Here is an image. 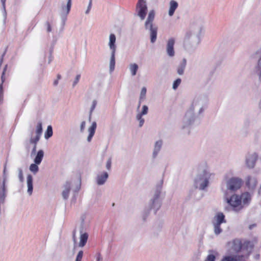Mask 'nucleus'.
<instances>
[{"label": "nucleus", "mask_w": 261, "mask_h": 261, "mask_svg": "<svg viewBox=\"0 0 261 261\" xmlns=\"http://www.w3.org/2000/svg\"><path fill=\"white\" fill-rule=\"evenodd\" d=\"M112 165V159L110 158L107 161L106 167L108 170H110L111 168Z\"/></svg>", "instance_id": "ea45409f"}, {"label": "nucleus", "mask_w": 261, "mask_h": 261, "mask_svg": "<svg viewBox=\"0 0 261 261\" xmlns=\"http://www.w3.org/2000/svg\"><path fill=\"white\" fill-rule=\"evenodd\" d=\"M221 261H237V259L233 256H226Z\"/></svg>", "instance_id": "58836bf2"}, {"label": "nucleus", "mask_w": 261, "mask_h": 261, "mask_svg": "<svg viewBox=\"0 0 261 261\" xmlns=\"http://www.w3.org/2000/svg\"><path fill=\"white\" fill-rule=\"evenodd\" d=\"M136 118L139 122V126L141 127L144 124V119L142 118V116L137 115H136Z\"/></svg>", "instance_id": "f704fd0d"}, {"label": "nucleus", "mask_w": 261, "mask_h": 261, "mask_svg": "<svg viewBox=\"0 0 261 261\" xmlns=\"http://www.w3.org/2000/svg\"><path fill=\"white\" fill-rule=\"evenodd\" d=\"M163 187V180H161L159 184L156 185L154 194L152 196V199L156 200H160V197L161 196Z\"/></svg>", "instance_id": "412c9836"}, {"label": "nucleus", "mask_w": 261, "mask_h": 261, "mask_svg": "<svg viewBox=\"0 0 261 261\" xmlns=\"http://www.w3.org/2000/svg\"><path fill=\"white\" fill-rule=\"evenodd\" d=\"M42 133V123L39 122L37 123L36 127V130L35 133L36 135L34 138V139H35L34 142H38L40 140V136Z\"/></svg>", "instance_id": "b1692460"}, {"label": "nucleus", "mask_w": 261, "mask_h": 261, "mask_svg": "<svg viewBox=\"0 0 261 261\" xmlns=\"http://www.w3.org/2000/svg\"><path fill=\"white\" fill-rule=\"evenodd\" d=\"M6 0H1V2L3 4V7H4V8L5 9V2H6Z\"/></svg>", "instance_id": "8fccbe9b"}, {"label": "nucleus", "mask_w": 261, "mask_h": 261, "mask_svg": "<svg viewBox=\"0 0 261 261\" xmlns=\"http://www.w3.org/2000/svg\"><path fill=\"white\" fill-rule=\"evenodd\" d=\"M86 127V121H83L81 122V125H80V130L81 132H83L85 130Z\"/></svg>", "instance_id": "79ce46f5"}, {"label": "nucleus", "mask_w": 261, "mask_h": 261, "mask_svg": "<svg viewBox=\"0 0 261 261\" xmlns=\"http://www.w3.org/2000/svg\"><path fill=\"white\" fill-rule=\"evenodd\" d=\"M154 17V11H150L145 22V29L149 32L151 43H154L156 41L157 37L158 27L153 23Z\"/></svg>", "instance_id": "423d86ee"}, {"label": "nucleus", "mask_w": 261, "mask_h": 261, "mask_svg": "<svg viewBox=\"0 0 261 261\" xmlns=\"http://www.w3.org/2000/svg\"><path fill=\"white\" fill-rule=\"evenodd\" d=\"M81 77V75L80 74H77L76 75V77H75V80L73 83V86L74 87V86H75L77 83L79 82V80H80V79Z\"/></svg>", "instance_id": "37998d69"}, {"label": "nucleus", "mask_w": 261, "mask_h": 261, "mask_svg": "<svg viewBox=\"0 0 261 261\" xmlns=\"http://www.w3.org/2000/svg\"><path fill=\"white\" fill-rule=\"evenodd\" d=\"M163 187V180H161L159 184L156 185L154 194L152 196V199L156 200H160V197L161 196Z\"/></svg>", "instance_id": "aec40b11"}, {"label": "nucleus", "mask_w": 261, "mask_h": 261, "mask_svg": "<svg viewBox=\"0 0 261 261\" xmlns=\"http://www.w3.org/2000/svg\"><path fill=\"white\" fill-rule=\"evenodd\" d=\"M46 24H47V32H50L51 30V28L50 25L48 22L46 23Z\"/></svg>", "instance_id": "de8ad7c7"}, {"label": "nucleus", "mask_w": 261, "mask_h": 261, "mask_svg": "<svg viewBox=\"0 0 261 261\" xmlns=\"http://www.w3.org/2000/svg\"><path fill=\"white\" fill-rule=\"evenodd\" d=\"M148 108L147 106L144 105L142 107V110L140 112H138L137 113V115H140L141 116H143V115H145L148 113Z\"/></svg>", "instance_id": "2f4dec72"}, {"label": "nucleus", "mask_w": 261, "mask_h": 261, "mask_svg": "<svg viewBox=\"0 0 261 261\" xmlns=\"http://www.w3.org/2000/svg\"><path fill=\"white\" fill-rule=\"evenodd\" d=\"M71 7V0H68L66 5L62 4L60 9V15L62 17L63 22L66 19V17L69 14Z\"/></svg>", "instance_id": "4468645a"}, {"label": "nucleus", "mask_w": 261, "mask_h": 261, "mask_svg": "<svg viewBox=\"0 0 261 261\" xmlns=\"http://www.w3.org/2000/svg\"><path fill=\"white\" fill-rule=\"evenodd\" d=\"M116 38L114 34H111L109 36L108 46L111 50V57L110 61V71L112 72L114 71L115 66V53L116 50Z\"/></svg>", "instance_id": "0eeeda50"}, {"label": "nucleus", "mask_w": 261, "mask_h": 261, "mask_svg": "<svg viewBox=\"0 0 261 261\" xmlns=\"http://www.w3.org/2000/svg\"><path fill=\"white\" fill-rule=\"evenodd\" d=\"M128 69L132 76H134L137 74L139 69V66L136 63H130L128 65Z\"/></svg>", "instance_id": "a878e982"}, {"label": "nucleus", "mask_w": 261, "mask_h": 261, "mask_svg": "<svg viewBox=\"0 0 261 261\" xmlns=\"http://www.w3.org/2000/svg\"><path fill=\"white\" fill-rule=\"evenodd\" d=\"M58 81H55L54 82V85H57L58 84Z\"/></svg>", "instance_id": "3c124183"}, {"label": "nucleus", "mask_w": 261, "mask_h": 261, "mask_svg": "<svg viewBox=\"0 0 261 261\" xmlns=\"http://www.w3.org/2000/svg\"><path fill=\"white\" fill-rule=\"evenodd\" d=\"M3 95V88L2 84H0V97Z\"/></svg>", "instance_id": "49530a36"}, {"label": "nucleus", "mask_w": 261, "mask_h": 261, "mask_svg": "<svg viewBox=\"0 0 261 261\" xmlns=\"http://www.w3.org/2000/svg\"><path fill=\"white\" fill-rule=\"evenodd\" d=\"M254 225L250 226L249 228H250V229H251V228H252V227H254Z\"/></svg>", "instance_id": "6e6d98bb"}, {"label": "nucleus", "mask_w": 261, "mask_h": 261, "mask_svg": "<svg viewBox=\"0 0 261 261\" xmlns=\"http://www.w3.org/2000/svg\"><path fill=\"white\" fill-rule=\"evenodd\" d=\"M187 65V60L186 59H183L181 63L179 64L177 67V73L179 75H182L184 72L185 67Z\"/></svg>", "instance_id": "bb28decb"}, {"label": "nucleus", "mask_w": 261, "mask_h": 261, "mask_svg": "<svg viewBox=\"0 0 261 261\" xmlns=\"http://www.w3.org/2000/svg\"><path fill=\"white\" fill-rule=\"evenodd\" d=\"M175 43V40L173 38L169 39L167 42L166 50L167 55L169 57L172 58L175 56V50L174 48Z\"/></svg>", "instance_id": "2eb2a0df"}, {"label": "nucleus", "mask_w": 261, "mask_h": 261, "mask_svg": "<svg viewBox=\"0 0 261 261\" xmlns=\"http://www.w3.org/2000/svg\"><path fill=\"white\" fill-rule=\"evenodd\" d=\"M253 194V192H245L241 195L234 194L229 198H226L225 200L232 211L239 212L249 205Z\"/></svg>", "instance_id": "f03ea898"}, {"label": "nucleus", "mask_w": 261, "mask_h": 261, "mask_svg": "<svg viewBox=\"0 0 261 261\" xmlns=\"http://www.w3.org/2000/svg\"><path fill=\"white\" fill-rule=\"evenodd\" d=\"M17 171H18L19 179L20 182H22L24 179L22 169L21 168H18Z\"/></svg>", "instance_id": "c9c22d12"}, {"label": "nucleus", "mask_w": 261, "mask_h": 261, "mask_svg": "<svg viewBox=\"0 0 261 261\" xmlns=\"http://www.w3.org/2000/svg\"><path fill=\"white\" fill-rule=\"evenodd\" d=\"M96 105H97V100L96 99H94L92 102V105L90 108L89 117V120L91 119L92 114L93 111L94 110V109L96 106Z\"/></svg>", "instance_id": "7c9ffc66"}, {"label": "nucleus", "mask_w": 261, "mask_h": 261, "mask_svg": "<svg viewBox=\"0 0 261 261\" xmlns=\"http://www.w3.org/2000/svg\"><path fill=\"white\" fill-rule=\"evenodd\" d=\"M161 205V202L160 200H156L151 198L144 211L143 214V219L144 220L146 219L151 211H153L154 213L155 214L160 208Z\"/></svg>", "instance_id": "9d476101"}, {"label": "nucleus", "mask_w": 261, "mask_h": 261, "mask_svg": "<svg viewBox=\"0 0 261 261\" xmlns=\"http://www.w3.org/2000/svg\"><path fill=\"white\" fill-rule=\"evenodd\" d=\"M201 30V28H199L198 31L191 30L186 33L184 40L183 47L188 53H192L194 51L196 46L198 44Z\"/></svg>", "instance_id": "7ed1b4c3"}, {"label": "nucleus", "mask_w": 261, "mask_h": 261, "mask_svg": "<svg viewBox=\"0 0 261 261\" xmlns=\"http://www.w3.org/2000/svg\"><path fill=\"white\" fill-rule=\"evenodd\" d=\"M181 81V79H177V80H176L173 82L172 88L174 90H176L177 88V87L179 86V85L180 84Z\"/></svg>", "instance_id": "e433bc0d"}, {"label": "nucleus", "mask_w": 261, "mask_h": 261, "mask_svg": "<svg viewBox=\"0 0 261 261\" xmlns=\"http://www.w3.org/2000/svg\"><path fill=\"white\" fill-rule=\"evenodd\" d=\"M243 180L241 178L234 177L226 180V188L228 190L236 192L240 189L242 185Z\"/></svg>", "instance_id": "9b49d317"}, {"label": "nucleus", "mask_w": 261, "mask_h": 261, "mask_svg": "<svg viewBox=\"0 0 261 261\" xmlns=\"http://www.w3.org/2000/svg\"><path fill=\"white\" fill-rule=\"evenodd\" d=\"M6 67H7V65L5 66V69H4V71H3V74H4V72H5V70H6Z\"/></svg>", "instance_id": "864d4df0"}, {"label": "nucleus", "mask_w": 261, "mask_h": 261, "mask_svg": "<svg viewBox=\"0 0 261 261\" xmlns=\"http://www.w3.org/2000/svg\"><path fill=\"white\" fill-rule=\"evenodd\" d=\"M53 136V129L51 125H48L47 130L45 133L44 137L46 139H48Z\"/></svg>", "instance_id": "c85d7f7f"}, {"label": "nucleus", "mask_w": 261, "mask_h": 261, "mask_svg": "<svg viewBox=\"0 0 261 261\" xmlns=\"http://www.w3.org/2000/svg\"><path fill=\"white\" fill-rule=\"evenodd\" d=\"M207 103V97L201 95H195L183 118L182 127H187L193 124L195 120L204 113Z\"/></svg>", "instance_id": "f257e3e1"}, {"label": "nucleus", "mask_w": 261, "mask_h": 261, "mask_svg": "<svg viewBox=\"0 0 261 261\" xmlns=\"http://www.w3.org/2000/svg\"><path fill=\"white\" fill-rule=\"evenodd\" d=\"M228 247L231 248L233 251L235 252H239L242 249V245L239 240H234L227 243Z\"/></svg>", "instance_id": "f3484780"}, {"label": "nucleus", "mask_w": 261, "mask_h": 261, "mask_svg": "<svg viewBox=\"0 0 261 261\" xmlns=\"http://www.w3.org/2000/svg\"><path fill=\"white\" fill-rule=\"evenodd\" d=\"M212 175V174L207 169H202L199 167L198 173L194 180V185L196 188L200 190H204L208 186Z\"/></svg>", "instance_id": "39448f33"}, {"label": "nucleus", "mask_w": 261, "mask_h": 261, "mask_svg": "<svg viewBox=\"0 0 261 261\" xmlns=\"http://www.w3.org/2000/svg\"><path fill=\"white\" fill-rule=\"evenodd\" d=\"M81 184L79 181H67L63 186L62 195L64 199H67L70 191L77 193L80 189Z\"/></svg>", "instance_id": "6e6552de"}, {"label": "nucleus", "mask_w": 261, "mask_h": 261, "mask_svg": "<svg viewBox=\"0 0 261 261\" xmlns=\"http://www.w3.org/2000/svg\"><path fill=\"white\" fill-rule=\"evenodd\" d=\"M163 142L162 140H159L155 142L152 152V158L155 159L162 147Z\"/></svg>", "instance_id": "a211bd4d"}, {"label": "nucleus", "mask_w": 261, "mask_h": 261, "mask_svg": "<svg viewBox=\"0 0 261 261\" xmlns=\"http://www.w3.org/2000/svg\"><path fill=\"white\" fill-rule=\"evenodd\" d=\"M146 88L145 87H142L140 92L139 97V99H140V100H144L146 98Z\"/></svg>", "instance_id": "473e14b6"}, {"label": "nucleus", "mask_w": 261, "mask_h": 261, "mask_svg": "<svg viewBox=\"0 0 261 261\" xmlns=\"http://www.w3.org/2000/svg\"><path fill=\"white\" fill-rule=\"evenodd\" d=\"M138 2H146V0H139Z\"/></svg>", "instance_id": "603ef678"}, {"label": "nucleus", "mask_w": 261, "mask_h": 261, "mask_svg": "<svg viewBox=\"0 0 261 261\" xmlns=\"http://www.w3.org/2000/svg\"><path fill=\"white\" fill-rule=\"evenodd\" d=\"M169 10H168V15L170 16H172L176 10V9L177 8L178 6V3L174 1V0H171L170 1L169 4Z\"/></svg>", "instance_id": "5701e85b"}, {"label": "nucleus", "mask_w": 261, "mask_h": 261, "mask_svg": "<svg viewBox=\"0 0 261 261\" xmlns=\"http://www.w3.org/2000/svg\"><path fill=\"white\" fill-rule=\"evenodd\" d=\"M92 0H89V5H88V8H87V10L86 11V14H88L89 13V11L91 8V7H92Z\"/></svg>", "instance_id": "c03bdc74"}, {"label": "nucleus", "mask_w": 261, "mask_h": 261, "mask_svg": "<svg viewBox=\"0 0 261 261\" xmlns=\"http://www.w3.org/2000/svg\"><path fill=\"white\" fill-rule=\"evenodd\" d=\"M215 258L214 254H209L204 261H215Z\"/></svg>", "instance_id": "a19ab883"}, {"label": "nucleus", "mask_w": 261, "mask_h": 261, "mask_svg": "<svg viewBox=\"0 0 261 261\" xmlns=\"http://www.w3.org/2000/svg\"><path fill=\"white\" fill-rule=\"evenodd\" d=\"M96 261H102V258L99 253L96 254Z\"/></svg>", "instance_id": "a18cd8bd"}, {"label": "nucleus", "mask_w": 261, "mask_h": 261, "mask_svg": "<svg viewBox=\"0 0 261 261\" xmlns=\"http://www.w3.org/2000/svg\"><path fill=\"white\" fill-rule=\"evenodd\" d=\"M109 177V174L107 172L102 171L98 173L96 177V182L98 186L104 185Z\"/></svg>", "instance_id": "dca6fc26"}, {"label": "nucleus", "mask_w": 261, "mask_h": 261, "mask_svg": "<svg viewBox=\"0 0 261 261\" xmlns=\"http://www.w3.org/2000/svg\"><path fill=\"white\" fill-rule=\"evenodd\" d=\"M97 127V124L95 121L92 122L91 125L88 128L89 135L87 137L88 142H90L95 134V132Z\"/></svg>", "instance_id": "393cba45"}, {"label": "nucleus", "mask_w": 261, "mask_h": 261, "mask_svg": "<svg viewBox=\"0 0 261 261\" xmlns=\"http://www.w3.org/2000/svg\"><path fill=\"white\" fill-rule=\"evenodd\" d=\"M257 183V178L255 176L249 175L246 179V185L251 189H254Z\"/></svg>", "instance_id": "6ab92c4d"}, {"label": "nucleus", "mask_w": 261, "mask_h": 261, "mask_svg": "<svg viewBox=\"0 0 261 261\" xmlns=\"http://www.w3.org/2000/svg\"><path fill=\"white\" fill-rule=\"evenodd\" d=\"M38 164H36V163L32 164L30 166L29 170L34 174H36L39 171V167L38 166Z\"/></svg>", "instance_id": "c756f323"}, {"label": "nucleus", "mask_w": 261, "mask_h": 261, "mask_svg": "<svg viewBox=\"0 0 261 261\" xmlns=\"http://www.w3.org/2000/svg\"><path fill=\"white\" fill-rule=\"evenodd\" d=\"M34 141H35V139H34L33 137H32L30 139V143L34 144V147L32 150L31 155L35 154L36 151V146H37V144L38 142H35Z\"/></svg>", "instance_id": "72a5a7b5"}, {"label": "nucleus", "mask_w": 261, "mask_h": 261, "mask_svg": "<svg viewBox=\"0 0 261 261\" xmlns=\"http://www.w3.org/2000/svg\"><path fill=\"white\" fill-rule=\"evenodd\" d=\"M142 100H140V99H139V103H138V106L137 107V110H139L140 107V106H141V101Z\"/></svg>", "instance_id": "09e8293b"}, {"label": "nucleus", "mask_w": 261, "mask_h": 261, "mask_svg": "<svg viewBox=\"0 0 261 261\" xmlns=\"http://www.w3.org/2000/svg\"><path fill=\"white\" fill-rule=\"evenodd\" d=\"M226 222L225 219L224 215L221 212L218 213L214 217L212 220V224L214 228V233L218 236L222 232V229L221 227V225L222 223Z\"/></svg>", "instance_id": "1a4fd4ad"}, {"label": "nucleus", "mask_w": 261, "mask_h": 261, "mask_svg": "<svg viewBox=\"0 0 261 261\" xmlns=\"http://www.w3.org/2000/svg\"><path fill=\"white\" fill-rule=\"evenodd\" d=\"M81 222L79 228L80 232V242H77V240L75 234V231L73 232L72 239L74 243V248L77 245L80 247H83L86 244L88 239V234L87 230L89 226L90 221L86 220L85 216H82L81 218Z\"/></svg>", "instance_id": "20e7f679"}, {"label": "nucleus", "mask_w": 261, "mask_h": 261, "mask_svg": "<svg viewBox=\"0 0 261 261\" xmlns=\"http://www.w3.org/2000/svg\"><path fill=\"white\" fill-rule=\"evenodd\" d=\"M83 251L82 250L79 251L75 261H81L83 258Z\"/></svg>", "instance_id": "4c0bfd02"}, {"label": "nucleus", "mask_w": 261, "mask_h": 261, "mask_svg": "<svg viewBox=\"0 0 261 261\" xmlns=\"http://www.w3.org/2000/svg\"><path fill=\"white\" fill-rule=\"evenodd\" d=\"M258 155L255 152L249 153L246 156L245 163L247 167L249 168H253L257 160Z\"/></svg>", "instance_id": "ddd939ff"}, {"label": "nucleus", "mask_w": 261, "mask_h": 261, "mask_svg": "<svg viewBox=\"0 0 261 261\" xmlns=\"http://www.w3.org/2000/svg\"><path fill=\"white\" fill-rule=\"evenodd\" d=\"M147 7L146 2H138L136 6V12L141 20H144L146 15Z\"/></svg>", "instance_id": "f8f14e48"}, {"label": "nucleus", "mask_w": 261, "mask_h": 261, "mask_svg": "<svg viewBox=\"0 0 261 261\" xmlns=\"http://www.w3.org/2000/svg\"><path fill=\"white\" fill-rule=\"evenodd\" d=\"M44 156V151L42 150H39L34 159V163L36 164H40L41 163Z\"/></svg>", "instance_id": "cd10ccee"}, {"label": "nucleus", "mask_w": 261, "mask_h": 261, "mask_svg": "<svg viewBox=\"0 0 261 261\" xmlns=\"http://www.w3.org/2000/svg\"><path fill=\"white\" fill-rule=\"evenodd\" d=\"M27 193L31 196L33 191V177L32 175L28 174L27 176Z\"/></svg>", "instance_id": "4be33fe9"}, {"label": "nucleus", "mask_w": 261, "mask_h": 261, "mask_svg": "<svg viewBox=\"0 0 261 261\" xmlns=\"http://www.w3.org/2000/svg\"><path fill=\"white\" fill-rule=\"evenodd\" d=\"M60 78H61V75H58V79H60Z\"/></svg>", "instance_id": "5fc2aeb1"}]
</instances>
